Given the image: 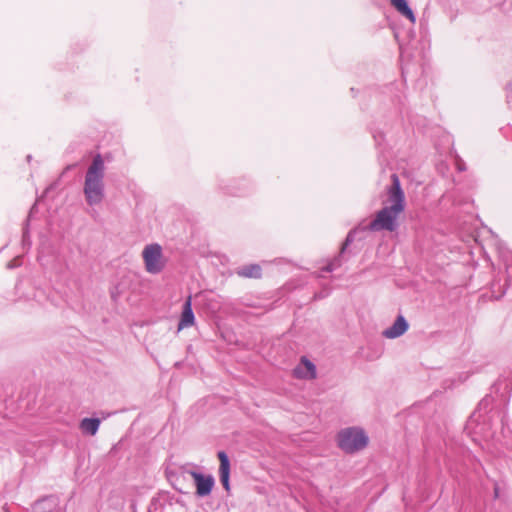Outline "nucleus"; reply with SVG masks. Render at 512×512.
Masks as SVG:
<instances>
[{
    "mask_svg": "<svg viewBox=\"0 0 512 512\" xmlns=\"http://www.w3.org/2000/svg\"><path fill=\"white\" fill-rule=\"evenodd\" d=\"M236 273L243 278L259 279L262 276V269L258 264H250L237 269Z\"/></svg>",
    "mask_w": 512,
    "mask_h": 512,
    "instance_id": "11",
    "label": "nucleus"
},
{
    "mask_svg": "<svg viewBox=\"0 0 512 512\" xmlns=\"http://www.w3.org/2000/svg\"><path fill=\"white\" fill-rule=\"evenodd\" d=\"M100 420L96 418H84L80 423V428L83 432L90 435H95L98 431Z\"/></svg>",
    "mask_w": 512,
    "mask_h": 512,
    "instance_id": "12",
    "label": "nucleus"
},
{
    "mask_svg": "<svg viewBox=\"0 0 512 512\" xmlns=\"http://www.w3.org/2000/svg\"><path fill=\"white\" fill-rule=\"evenodd\" d=\"M409 329V323L403 315H398L394 323L382 332V336L387 339H395Z\"/></svg>",
    "mask_w": 512,
    "mask_h": 512,
    "instance_id": "7",
    "label": "nucleus"
},
{
    "mask_svg": "<svg viewBox=\"0 0 512 512\" xmlns=\"http://www.w3.org/2000/svg\"><path fill=\"white\" fill-rule=\"evenodd\" d=\"M105 164L102 156L97 154L88 167L84 181V195L88 205H98L104 199Z\"/></svg>",
    "mask_w": 512,
    "mask_h": 512,
    "instance_id": "2",
    "label": "nucleus"
},
{
    "mask_svg": "<svg viewBox=\"0 0 512 512\" xmlns=\"http://www.w3.org/2000/svg\"><path fill=\"white\" fill-rule=\"evenodd\" d=\"M369 438L363 429L348 427L337 434L338 447L346 454H353L367 447Z\"/></svg>",
    "mask_w": 512,
    "mask_h": 512,
    "instance_id": "3",
    "label": "nucleus"
},
{
    "mask_svg": "<svg viewBox=\"0 0 512 512\" xmlns=\"http://www.w3.org/2000/svg\"><path fill=\"white\" fill-rule=\"evenodd\" d=\"M291 375L298 380L310 381L317 377V367L306 356H302L292 369Z\"/></svg>",
    "mask_w": 512,
    "mask_h": 512,
    "instance_id": "5",
    "label": "nucleus"
},
{
    "mask_svg": "<svg viewBox=\"0 0 512 512\" xmlns=\"http://www.w3.org/2000/svg\"><path fill=\"white\" fill-rule=\"evenodd\" d=\"M389 206H384L376 213V217L367 226H358L351 229L344 242L342 243L339 254L330 260L324 267L322 272H332L342 265V256L348 246L355 241L359 232L369 231H389L394 232L398 229L397 217L405 210V193L401 187L399 176L396 173L391 175V185L386 189Z\"/></svg>",
    "mask_w": 512,
    "mask_h": 512,
    "instance_id": "1",
    "label": "nucleus"
},
{
    "mask_svg": "<svg viewBox=\"0 0 512 512\" xmlns=\"http://www.w3.org/2000/svg\"><path fill=\"white\" fill-rule=\"evenodd\" d=\"M219 460V477L223 488L226 492H230V461L224 451L217 453Z\"/></svg>",
    "mask_w": 512,
    "mask_h": 512,
    "instance_id": "8",
    "label": "nucleus"
},
{
    "mask_svg": "<svg viewBox=\"0 0 512 512\" xmlns=\"http://www.w3.org/2000/svg\"><path fill=\"white\" fill-rule=\"evenodd\" d=\"M188 474L193 478L196 495L205 497L211 494L215 481L212 475H204L196 471H189Z\"/></svg>",
    "mask_w": 512,
    "mask_h": 512,
    "instance_id": "6",
    "label": "nucleus"
},
{
    "mask_svg": "<svg viewBox=\"0 0 512 512\" xmlns=\"http://www.w3.org/2000/svg\"><path fill=\"white\" fill-rule=\"evenodd\" d=\"M507 89H512V82L508 83L506 86Z\"/></svg>",
    "mask_w": 512,
    "mask_h": 512,
    "instance_id": "14",
    "label": "nucleus"
},
{
    "mask_svg": "<svg viewBox=\"0 0 512 512\" xmlns=\"http://www.w3.org/2000/svg\"><path fill=\"white\" fill-rule=\"evenodd\" d=\"M142 258L145 269L150 274H158L166 266V258L163 255L162 247L157 243L146 245L142 251Z\"/></svg>",
    "mask_w": 512,
    "mask_h": 512,
    "instance_id": "4",
    "label": "nucleus"
},
{
    "mask_svg": "<svg viewBox=\"0 0 512 512\" xmlns=\"http://www.w3.org/2000/svg\"><path fill=\"white\" fill-rule=\"evenodd\" d=\"M391 5L412 24L416 22V16L409 6L407 0H390Z\"/></svg>",
    "mask_w": 512,
    "mask_h": 512,
    "instance_id": "10",
    "label": "nucleus"
},
{
    "mask_svg": "<svg viewBox=\"0 0 512 512\" xmlns=\"http://www.w3.org/2000/svg\"><path fill=\"white\" fill-rule=\"evenodd\" d=\"M195 317L192 311V298L191 296L187 297L183 310L181 313L180 321L178 324V330H182L194 325Z\"/></svg>",
    "mask_w": 512,
    "mask_h": 512,
    "instance_id": "9",
    "label": "nucleus"
},
{
    "mask_svg": "<svg viewBox=\"0 0 512 512\" xmlns=\"http://www.w3.org/2000/svg\"><path fill=\"white\" fill-rule=\"evenodd\" d=\"M175 488L182 493H186L183 483L180 482V478L176 479Z\"/></svg>",
    "mask_w": 512,
    "mask_h": 512,
    "instance_id": "13",
    "label": "nucleus"
}]
</instances>
